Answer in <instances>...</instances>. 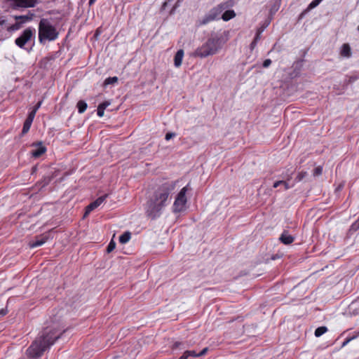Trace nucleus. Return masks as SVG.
Wrapping results in <instances>:
<instances>
[{
  "label": "nucleus",
  "instance_id": "1",
  "mask_svg": "<svg viewBox=\"0 0 359 359\" xmlns=\"http://www.w3.org/2000/svg\"><path fill=\"white\" fill-rule=\"evenodd\" d=\"M177 181H168L161 184L147 202L145 213L151 219L158 218L163 209L170 203L171 194Z\"/></svg>",
  "mask_w": 359,
  "mask_h": 359
},
{
  "label": "nucleus",
  "instance_id": "2",
  "mask_svg": "<svg viewBox=\"0 0 359 359\" xmlns=\"http://www.w3.org/2000/svg\"><path fill=\"white\" fill-rule=\"evenodd\" d=\"M60 337L55 329L46 327L26 351L28 358H39L43 353Z\"/></svg>",
  "mask_w": 359,
  "mask_h": 359
},
{
  "label": "nucleus",
  "instance_id": "3",
  "mask_svg": "<svg viewBox=\"0 0 359 359\" xmlns=\"http://www.w3.org/2000/svg\"><path fill=\"white\" fill-rule=\"evenodd\" d=\"M225 43L226 39L222 33L211 32L205 42L196 49L194 55L200 58L215 55Z\"/></svg>",
  "mask_w": 359,
  "mask_h": 359
},
{
  "label": "nucleus",
  "instance_id": "4",
  "mask_svg": "<svg viewBox=\"0 0 359 359\" xmlns=\"http://www.w3.org/2000/svg\"><path fill=\"white\" fill-rule=\"evenodd\" d=\"M59 36L57 28L50 22L49 19L41 18L39 23V41L44 44L46 41H55Z\"/></svg>",
  "mask_w": 359,
  "mask_h": 359
},
{
  "label": "nucleus",
  "instance_id": "5",
  "mask_svg": "<svg viewBox=\"0 0 359 359\" xmlns=\"http://www.w3.org/2000/svg\"><path fill=\"white\" fill-rule=\"evenodd\" d=\"M234 4V0H227L218 4L217 6L213 7L202 19L197 21L198 26L205 25L212 21L219 20L221 18L222 13L224 10L233 7Z\"/></svg>",
  "mask_w": 359,
  "mask_h": 359
},
{
  "label": "nucleus",
  "instance_id": "6",
  "mask_svg": "<svg viewBox=\"0 0 359 359\" xmlns=\"http://www.w3.org/2000/svg\"><path fill=\"white\" fill-rule=\"evenodd\" d=\"M35 35L36 29L32 27H27L15 39V43L19 48L29 52L34 43Z\"/></svg>",
  "mask_w": 359,
  "mask_h": 359
},
{
  "label": "nucleus",
  "instance_id": "7",
  "mask_svg": "<svg viewBox=\"0 0 359 359\" xmlns=\"http://www.w3.org/2000/svg\"><path fill=\"white\" fill-rule=\"evenodd\" d=\"M189 184L183 187L177 195L173 203V212H180L184 210L187 203L186 193L189 190Z\"/></svg>",
  "mask_w": 359,
  "mask_h": 359
},
{
  "label": "nucleus",
  "instance_id": "8",
  "mask_svg": "<svg viewBox=\"0 0 359 359\" xmlns=\"http://www.w3.org/2000/svg\"><path fill=\"white\" fill-rule=\"evenodd\" d=\"M9 6L13 9H18L19 8H33L37 4V0H6Z\"/></svg>",
  "mask_w": 359,
  "mask_h": 359
},
{
  "label": "nucleus",
  "instance_id": "9",
  "mask_svg": "<svg viewBox=\"0 0 359 359\" xmlns=\"http://www.w3.org/2000/svg\"><path fill=\"white\" fill-rule=\"evenodd\" d=\"M108 197V194H104L99 198H97L95 201L90 203L88 205L86 208V211L84 213L83 217H86L88 216L90 212H92L93 210L99 207Z\"/></svg>",
  "mask_w": 359,
  "mask_h": 359
},
{
  "label": "nucleus",
  "instance_id": "10",
  "mask_svg": "<svg viewBox=\"0 0 359 359\" xmlns=\"http://www.w3.org/2000/svg\"><path fill=\"white\" fill-rule=\"evenodd\" d=\"M8 26L7 20L4 17H0V41L10 37L11 33L10 31H8Z\"/></svg>",
  "mask_w": 359,
  "mask_h": 359
},
{
  "label": "nucleus",
  "instance_id": "11",
  "mask_svg": "<svg viewBox=\"0 0 359 359\" xmlns=\"http://www.w3.org/2000/svg\"><path fill=\"white\" fill-rule=\"evenodd\" d=\"M47 240V236L41 235L39 236H36L34 241H31L29 245L31 248H37L44 244Z\"/></svg>",
  "mask_w": 359,
  "mask_h": 359
},
{
  "label": "nucleus",
  "instance_id": "12",
  "mask_svg": "<svg viewBox=\"0 0 359 359\" xmlns=\"http://www.w3.org/2000/svg\"><path fill=\"white\" fill-rule=\"evenodd\" d=\"M279 240L280 242L285 245H289L293 243L294 241V238L289 234L288 231H283V232L281 233Z\"/></svg>",
  "mask_w": 359,
  "mask_h": 359
},
{
  "label": "nucleus",
  "instance_id": "13",
  "mask_svg": "<svg viewBox=\"0 0 359 359\" xmlns=\"http://www.w3.org/2000/svg\"><path fill=\"white\" fill-rule=\"evenodd\" d=\"M36 144L39 145V147L31 151L32 156L34 158L40 157L46 151V147L43 146L41 142H38Z\"/></svg>",
  "mask_w": 359,
  "mask_h": 359
},
{
  "label": "nucleus",
  "instance_id": "14",
  "mask_svg": "<svg viewBox=\"0 0 359 359\" xmlns=\"http://www.w3.org/2000/svg\"><path fill=\"white\" fill-rule=\"evenodd\" d=\"M184 56L183 50L180 49L177 50L174 57V65L175 67H179L182 65V59Z\"/></svg>",
  "mask_w": 359,
  "mask_h": 359
},
{
  "label": "nucleus",
  "instance_id": "15",
  "mask_svg": "<svg viewBox=\"0 0 359 359\" xmlns=\"http://www.w3.org/2000/svg\"><path fill=\"white\" fill-rule=\"evenodd\" d=\"M224 11H225L221 15V18L224 21H228V20L233 18L236 16V13H235L234 11L230 10L229 8H227Z\"/></svg>",
  "mask_w": 359,
  "mask_h": 359
},
{
  "label": "nucleus",
  "instance_id": "16",
  "mask_svg": "<svg viewBox=\"0 0 359 359\" xmlns=\"http://www.w3.org/2000/svg\"><path fill=\"white\" fill-rule=\"evenodd\" d=\"M110 104L109 101H104L100 103L97 109V114L99 117H102L104 116V109Z\"/></svg>",
  "mask_w": 359,
  "mask_h": 359
},
{
  "label": "nucleus",
  "instance_id": "17",
  "mask_svg": "<svg viewBox=\"0 0 359 359\" xmlns=\"http://www.w3.org/2000/svg\"><path fill=\"white\" fill-rule=\"evenodd\" d=\"M340 53L341 55L344 57H350L351 55V49L350 46L348 43H344L342 45Z\"/></svg>",
  "mask_w": 359,
  "mask_h": 359
},
{
  "label": "nucleus",
  "instance_id": "18",
  "mask_svg": "<svg viewBox=\"0 0 359 359\" xmlns=\"http://www.w3.org/2000/svg\"><path fill=\"white\" fill-rule=\"evenodd\" d=\"M323 0H313L310 4L308 6L307 8L301 13L300 15V18H302L303 15L306 13L308 12L309 11L317 7L320 4V2L322 1Z\"/></svg>",
  "mask_w": 359,
  "mask_h": 359
},
{
  "label": "nucleus",
  "instance_id": "19",
  "mask_svg": "<svg viewBox=\"0 0 359 359\" xmlns=\"http://www.w3.org/2000/svg\"><path fill=\"white\" fill-rule=\"evenodd\" d=\"M23 25V21L16 20L15 23L8 25V31L11 34L13 32L19 30Z\"/></svg>",
  "mask_w": 359,
  "mask_h": 359
},
{
  "label": "nucleus",
  "instance_id": "20",
  "mask_svg": "<svg viewBox=\"0 0 359 359\" xmlns=\"http://www.w3.org/2000/svg\"><path fill=\"white\" fill-rule=\"evenodd\" d=\"M131 238V233L129 231L124 232L120 237H119V242L122 244H125L128 243Z\"/></svg>",
  "mask_w": 359,
  "mask_h": 359
},
{
  "label": "nucleus",
  "instance_id": "21",
  "mask_svg": "<svg viewBox=\"0 0 359 359\" xmlns=\"http://www.w3.org/2000/svg\"><path fill=\"white\" fill-rule=\"evenodd\" d=\"M78 111L79 114H83L87 109V104L83 100H79L76 104Z\"/></svg>",
  "mask_w": 359,
  "mask_h": 359
},
{
  "label": "nucleus",
  "instance_id": "22",
  "mask_svg": "<svg viewBox=\"0 0 359 359\" xmlns=\"http://www.w3.org/2000/svg\"><path fill=\"white\" fill-rule=\"evenodd\" d=\"M32 123V121L25 119V122L23 123V127H22V132H21V135H25L26 133H28V131L29 130V129L31 128Z\"/></svg>",
  "mask_w": 359,
  "mask_h": 359
},
{
  "label": "nucleus",
  "instance_id": "23",
  "mask_svg": "<svg viewBox=\"0 0 359 359\" xmlns=\"http://www.w3.org/2000/svg\"><path fill=\"white\" fill-rule=\"evenodd\" d=\"M118 79L117 76L108 77L104 80L103 86H107L110 84H114L118 82Z\"/></svg>",
  "mask_w": 359,
  "mask_h": 359
},
{
  "label": "nucleus",
  "instance_id": "24",
  "mask_svg": "<svg viewBox=\"0 0 359 359\" xmlns=\"http://www.w3.org/2000/svg\"><path fill=\"white\" fill-rule=\"evenodd\" d=\"M32 15H31L30 16H29V15H15V16H14V18L16 20L23 21V24H24L28 21H30L32 19Z\"/></svg>",
  "mask_w": 359,
  "mask_h": 359
},
{
  "label": "nucleus",
  "instance_id": "25",
  "mask_svg": "<svg viewBox=\"0 0 359 359\" xmlns=\"http://www.w3.org/2000/svg\"><path fill=\"white\" fill-rule=\"evenodd\" d=\"M327 331V327L321 326V327H318L315 330L314 334L316 337H319L322 336L323 334H325Z\"/></svg>",
  "mask_w": 359,
  "mask_h": 359
},
{
  "label": "nucleus",
  "instance_id": "26",
  "mask_svg": "<svg viewBox=\"0 0 359 359\" xmlns=\"http://www.w3.org/2000/svg\"><path fill=\"white\" fill-rule=\"evenodd\" d=\"M261 30L257 32L253 41H252V43H250V48L252 50L255 48V47L257 46V43L258 42V41L260 39V34H261Z\"/></svg>",
  "mask_w": 359,
  "mask_h": 359
},
{
  "label": "nucleus",
  "instance_id": "27",
  "mask_svg": "<svg viewBox=\"0 0 359 359\" xmlns=\"http://www.w3.org/2000/svg\"><path fill=\"white\" fill-rule=\"evenodd\" d=\"M187 348V345L184 342H182V341H176L175 343H174V344L172 345V348L173 350L175 349H184Z\"/></svg>",
  "mask_w": 359,
  "mask_h": 359
},
{
  "label": "nucleus",
  "instance_id": "28",
  "mask_svg": "<svg viewBox=\"0 0 359 359\" xmlns=\"http://www.w3.org/2000/svg\"><path fill=\"white\" fill-rule=\"evenodd\" d=\"M306 176H307L306 172L302 171V172H299L295 178V182H299L302 181Z\"/></svg>",
  "mask_w": 359,
  "mask_h": 359
},
{
  "label": "nucleus",
  "instance_id": "29",
  "mask_svg": "<svg viewBox=\"0 0 359 359\" xmlns=\"http://www.w3.org/2000/svg\"><path fill=\"white\" fill-rule=\"evenodd\" d=\"M115 248H116V243L113 240H111L107 247V252L108 253H109V252H112L115 249Z\"/></svg>",
  "mask_w": 359,
  "mask_h": 359
},
{
  "label": "nucleus",
  "instance_id": "30",
  "mask_svg": "<svg viewBox=\"0 0 359 359\" xmlns=\"http://www.w3.org/2000/svg\"><path fill=\"white\" fill-rule=\"evenodd\" d=\"M36 113V111L35 110L32 109V110L29 113V114H28V116H27V118H26V119H27V120H28V121H30L33 122V120H34V117H35Z\"/></svg>",
  "mask_w": 359,
  "mask_h": 359
},
{
  "label": "nucleus",
  "instance_id": "31",
  "mask_svg": "<svg viewBox=\"0 0 359 359\" xmlns=\"http://www.w3.org/2000/svg\"><path fill=\"white\" fill-rule=\"evenodd\" d=\"M323 172V168L321 166H318L313 170V175L314 176H319Z\"/></svg>",
  "mask_w": 359,
  "mask_h": 359
},
{
  "label": "nucleus",
  "instance_id": "32",
  "mask_svg": "<svg viewBox=\"0 0 359 359\" xmlns=\"http://www.w3.org/2000/svg\"><path fill=\"white\" fill-rule=\"evenodd\" d=\"M184 353L188 357H199V355H198V353L195 351H184Z\"/></svg>",
  "mask_w": 359,
  "mask_h": 359
},
{
  "label": "nucleus",
  "instance_id": "33",
  "mask_svg": "<svg viewBox=\"0 0 359 359\" xmlns=\"http://www.w3.org/2000/svg\"><path fill=\"white\" fill-rule=\"evenodd\" d=\"M359 335V332L358 333L357 335H355L352 337H349V338H347L342 344V346H345L346 345H347L351 340L355 339Z\"/></svg>",
  "mask_w": 359,
  "mask_h": 359
},
{
  "label": "nucleus",
  "instance_id": "34",
  "mask_svg": "<svg viewBox=\"0 0 359 359\" xmlns=\"http://www.w3.org/2000/svg\"><path fill=\"white\" fill-rule=\"evenodd\" d=\"M271 60L270 59H266L264 61L262 66L264 68H267L271 65Z\"/></svg>",
  "mask_w": 359,
  "mask_h": 359
},
{
  "label": "nucleus",
  "instance_id": "35",
  "mask_svg": "<svg viewBox=\"0 0 359 359\" xmlns=\"http://www.w3.org/2000/svg\"><path fill=\"white\" fill-rule=\"evenodd\" d=\"M176 134L175 133H166L165 135V139L166 140H170L171 138L175 137Z\"/></svg>",
  "mask_w": 359,
  "mask_h": 359
},
{
  "label": "nucleus",
  "instance_id": "36",
  "mask_svg": "<svg viewBox=\"0 0 359 359\" xmlns=\"http://www.w3.org/2000/svg\"><path fill=\"white\" fill-rule=\"evenodd\" d=\"M285 187V189L287 190V189H289L290 188L294 186V184H292V185H289L288 182L285 180H283V183H282Z\"/></svg>",
  "mask_w": 359,
  "mask_h": 359
},
{
  "label": "nucleus",
  "instance_id": "37",
  "mask_svg": "<svg viewBox=\"0 0 359 359\" xmlns=\"http://www.w3.org/2000/svg\"><path fill=\"white\" fill-rule=\"evenodd\" d=\"M208 351V348L207 347L204 348L200 353H198V355H199V357L203 356L207 353Z\"/></svg>",
  "mask_w": 359,
  "mask_h": 359
},
{
  "label": "nucleus",
  "instance_id": "38",
  "mask_svg": "<svg viewBox=\"0 0 359 359\" xmlns=\"http://www.w3.org/2000/svg\"><path fill=\"white\" fill-rule=\"evenodd\" d=\"M282 183H283V180L276 181L273 183V187L277 188L278 186L283 184Z\"/></svg>",
  "mask_w": 359,
  "mask_h": 359
},
{
  "label": "nucleus",
  "instance_id": "39",
  "mask_svg": "<svg viewBox=\"0 0 359 359\" xmlns=\"http://www.w3.org/2000/svg\"><path fill=\"white\" fill-rule=\"evenodd\" d=\"M8 313V310L7 309H1L0 310V316H4L5 315H6Z\"/></svg>",
  "mask_w": 359,
  "mask_h": 359
},
{
  "label": "nucleus",
  "instance_id": "40",
  "mask_svg": "<svg viewBox=\"0 0 359 359\" xmlns=\"http://www.w3.org/2000/svg\"><path fill=\"white\" fill-rule=\"evenodd\" d=\"M42 104V101H39L34 107V110H35L36 111H37V110L40 108L41 105Z\"/></svg>",
  "mask_w": 359,
  "mask_h": 359
},
{
  "label": "nucleus",
  "instance_id": "41",
  "mask_svg": "<svg viewBox=\"0 0 359 359\" xmlns=\"http://www.w3.org/2000/svg\"><path fill=\"white\" fill-rule=\"evenodd\" d=\"M188 356L186 355V353L184 352L182 356L180 357L179 359H187Z\"/></svg>",
  "mask_w": 359,
  "mask_h": 359
},
{
  "label": "nucleus",
  "instance_id": "42",
  "mask_svg": "<svg viewBox=\"0 0 359 359\" xmlns=\"http://www.w3.org/2000/svg\"><path fill=\"white\" fill-rule=\"evenodd\" d=\"M356 226L355 227V229H359V219H358V221L353 225V226Z\"/></svg>",
  "mask_w": 359,
  "mask_h": 359
},
{
  "label": "nucleus",
  "instance_id": "43",
  "mask_svg": "<svg viewBox=\"0 0 359 359\" xmlns=\"http://www.w3.org/2000/svg\"><path fill=\"white\" fill-rule=\"evenodd\" d=\"M50 177L45 178V184H48L50 182Z\"/></svg>",
  "mask_w": 359,
  "mask_h": 359
},
{
  "label": "nucleus",
  "instance_id": "44",
  "mask_svg": "<svg viewBox=\"0 0 359 359\" xmlns=\"http://www.w3.org/2000/svg\"><path fill=\"white\" fill-rule=\"evenodd\" d=\"M168 1H169V0H166V1L163 3V6H162V8H163V9H165V7L167 6V4H168Z\"/></svg>",
  "mask_w": 359,
  "mask_h": 359
},
{
  "label": "nucleus",
  "instance_id": "45",
  "mask_svg": "<svg viewBox=\"0 0 359 359\" xmlns=\"http://www.w3.org/2000/svg\"><path fill=\"white\" fill-rule=\"evenodd\" d=\"M96 0H89L88 4L89 6H92Z\"/></svg>",
  "mask_w": 359,
  "mask_h": 359
},
{
  "label": "nucleus",
  "instance_id": "46",
  "mask_svg": "<svg viewBox=\"0 0 359 359\" xmlns=\"http://www.w3.org/2000/svg\"><path fill=\"white\" fill-rule=\"evenodd\" d=\"M290 178H291V176H290V175H288V177H287V180H290Z\"/></svg>",
  "mask_w": 359,
  "mask_h": 359
},
{
  "label": "nucleus",
  "instance_id": "47",
  "mask_svg": "<svg viewBox=\"0 0 359 359\" xmlns=\"http://www.w3.org/2000/svg\"><path fill=\"white\" fill-rule=\"evenodd\" d=\"M355 79V78H354V79H353V78H352V77H350V80H353V81H354Z\"/></svg>",
  "mask_w": 359,
  "mask_h": 359
}]
</instances>
